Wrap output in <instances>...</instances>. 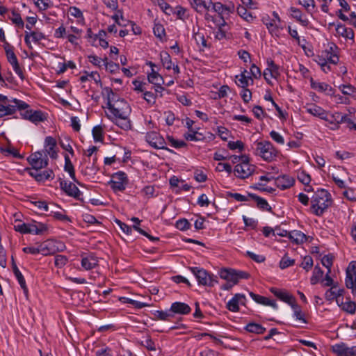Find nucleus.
I'll use <instances>...</instances> for the list:
<instances>
[{
  "label": "nucleus",
  "mask_w": 356,
  "mask_h": 356,
  "mask_svg": "<svg viewBox=\"0 0 356 356\" xmlns=\"http://www.w3.org/2000/svg\"><path fill=\"white\" fill-rule=\"evenodd\" d=\"M107 94L106 108L108 110V114L111 117H118L129 115L131 107L129 104L123 99L117 98L116 95L111 88H106Z\"/></svg>",
  "instance_id": "obj_1"
},
{
  "label": "nucleus",
  "mask_w": 356,
  "mask_h": 356,
  "mask_svg": "<svg viewBox=\"0 0 356 356\" xmlns=\"http://www.w3.org/2000/svg\"><path fill=\"white\" fill-rule=\"evenodd\" d=\"M330 193L325 189H318L311 200V211L317 216H321L332 205Z\"/></svg>",
  "instance_id": "obj_2"
},
{
  "label": "nucleus",
  "mask_w": 356,
  "mask_h": 356,
  "mask_svg": "<svg viewBox=\"0 0 356 356\" xmlns=\"http://www.w3.org/2000/svg\"><path fill=\"white\" fill-rule=\"evenodd\" d=\"M29 105L17 99H9L0 94V118L14 114L17 109L22 111L28 108Z\"/></svg>",
  "instance_id": "obj_3"
},
{
  "label": "nucleus",
  "mask_w": 356,
  "mask_h": 356,
  "mask_svg": "<svg viewBox=\"0 0 356 356\" xmlns=\"http://www.w3.org/2000/svg\"><path fill=\"white\" fill-rule=\"evenodd\" d=\"M254 145V153L255 155L261 157L266 161L270 162L278 156L279 151L269 141L255 142Z\"/></svg>",
  "instance_id": "obj_4"
},
{
  "label": "nucleus",
  "mask_w": 356,
  "mask_h": 356,
  "mask_svg": "<svg viewBox=\"0 0 356 356\" xmlns=\"http://www.w3.org/2000/svg\"><path fill=\"white\" fill-rule=\"evenodd\" d=\"M191 271L195 276L197 280L198 284L207 286H213L217 283V277L212 274H209L207 270L198 267H191Z\"/></svg>",
  "instance_id": "obj_5"
},
{
  "label": "nucleus",
  "mask_w": 356,
  "mask_h": 356,
  "mask_svg": "<svg viewBox=\"0 0 356 356\" xmlns=\"http://www.w3.org/2000/svg\"><path fill=\"white\" fill-rule=\"evenodd\" d=\"M254 171V165L249 163L248 158L243 156L242 162L234 167V174L240 179H245L250 176Z\"/></svg>",
  "instance_id": "obj_6"
},
{
  "label": "nucleus",
  "mask_w": 356,
  "mask_h": 356,
  "mask_svg": "<svg viewBox=\"0 0 356 356\" xmlns=\"http://www.w3.org/2000/svg\"><path fill=\"white\" fill-rule=\"evenodd\" d=\"M109 184L111 188L115 193L124 191L128 184L127 175L122 171L113 174L111 180L109 181Z\"/></svg>",
  "instance_id": "obj_7"
},
{
  "label": "nucleus",
  "mask_w": 356,
  "mask_h": 356,
  "mask_svg": "<svg viewBox=\"0 0 356 356\" xmlns=\"http://www.w3.org/2000/svg\"><path fill=\"white\" fill-rule=\"evenodd\" d=\"M146 141L155 149H166L170 152H174L172 149L166 147L167 143L165 139L157 132L150 131L145 136Z\"/></svg>",
  "instance_id": "obj_8"
},
{
  "label": "nucleus",
  "mask_w": 356,
  "mask_h": 356,
  "mask_svg": "<svg viewBox=\"0 0 356 356\" xmlns=\"http://www.w3.org/2000/svg\"><path fill=\"white\" fill-rule=\"evenodd\" d=\"M346 286L352 289V293L356 296V261L349 264L346 270Z\"/></svg>",
  "instance_id": "obj_9"
},
{
  "label": "nucleus",
  "mask_w": 356,
  "mask_h": 356,
  "mask_svg": "<svg viewBox=\"0 0 356 356\" xmlns=\"http://www.w3.org/2000/svg\"><path fill=\"white\" fill-rule=\"evenodd\" d=\"M29 163L33 168V170H40L48 165V158L43 152H37L32 154L29 158Z\"/></svg>",
  "instance_id": "obj_10"
},
{
  "label": "nucleus",
  "mask_w": 356,
  "mask_h": 356,
  "mask_svg": "<svg viewBox=\"0 0 356 356\" xmlns=\"http://www.w3.org/2000/svg\"><path fill=\"white\" fill-rule=\"evenodd\" d=\"M5 51L8 61L12 65L13 70L19 76V78L23 80L24 79V73L19 65L17 56L14 53L13 47L8 45V47H5Z\"/></svg>",
  "instance_id": "obj_11"
},
{
  "label": "nucleus",
  "mask_w": 356,
  "mask_h": 356,
  "mask_svg": "<svg viewBox=\"0 0 356 356\" xmlns=\"http://www.w3.org/2000/svg\"><path fill=\"white\" fill-rule=\"evenodd\" d=\"M60 188L69 196L73 197L76 200H81L82 193L78 187L72 182H67L62 179H59Z\"/></svg>",
  "instance_id": "obj_12"
},
{
  "label": "nucleus",
  "mask_w": 356,
  "mask_h": 356,
  "mask_svg": "<svg viewBox=\"0 0 356 356\" xmlns=\"http://www.w3.org/2000/svg\"><path fill=\"white\" fill-rule=\"evenodd\" d=\"M44 154L49 155L51 159H56L58 157V148L57 142L52 136H47L44 142Z\"/></svg>",
  "instance_id": "obj_13"
},
{
  "label": "nucleus",
  "mask_w": 356,
  "mask_h": 356,
  "mask_svg": "<svg viewBox=\"0 0 356 356\" xmlns=\"http://www.w3.org/2000/svg\"><path fill=\"white\" fill-rule=\"evenodd\" d=\"M81 257V267L86 270H92L99 265V259L94 253H82Z\"/></svg>",
  "instance_id": "obj_14"
},
{
  "label": "nucleus",
  "mask_w": 356,
  "mask_h": 356,
  "mask_svg": "<svg viewBox=\"0 0 356 356\" xmlns=\"http://www.w3.org/2000/svg\"><path fill=\"white\" fill-rule=\"evenodd\" d=\"M338 47L332 42L328 43L325 50L322 51L323 56L327 58L329 63L333 65H336L339 61L338 56Z\"/></svg>",
  "instance_id": "obj_15"
},
{
  "label": "nucleus",
  "mask_w": 356,
  "mask_h": 356,
  "mask_svg": "<svg viewBox=\"0 0 356 356\" xmlns=\"http://www.w3.org/2000/svg\"><path fill=\"white\" fill-rule=\"evenodd\" d=\"M22 115L24 119L29 120L33 123L43 122L46 119V116L41 111H33L31 109L22 110Z\"/></svg>",
  "instance_id": "obj_16"
},
{
  "label": "nucleus",
  "mask_w": 356,
  "mask_h": 356,
  "mask_svg": "<svg viewBox=\"0 0 356 356\" xmlns=\"http://www.w3.org/2000/svg\"><path fill=\"white\" fill-rule=\"evenodd\" d=\"M332 350L337 356H356V346L348 347L341 343L332 346Z\"/></svg>",
  "instance_id": "obj_17"
},
{
  "label": "nucleus",
  "mask_w": 356,
  "mask_h": 356,
  "mask_svg": "<svg viewBox=\"0 0 356 356\" xmlns=\"http://www.w3.org/2000/svg\"><path fill=\"white\" fill-rule=\"evenodd\" d=\"M268 67L264 72V77L268 83H271V79H277L280 73L279 66L273 60H268Z\"/></svg>",
  "instance_id": "obj_18"
},
{
  "label": "nucleus",
  "mask_w": 356,
  "mask_h": 356,
  "mask_svg": "<svg viewBox=\"0 0 356 356\" xmlns=\"http://www.w3.org/2000/svg\"><path fill=\"white\" fill-rule=\"evenodd\" d=\"M61 245V248H55V243L54 241H47L40 243L37 245L38 254H42L44 256L54 254L56 252L63 250L64 245Z\"/></svg>",
  "instance_id": "obj_19"
},
{
  "label": "nucleus",
  "mask_w": 356,
  "mask_h": 356,
  "mask_svg": "<svg viewBox=\"0 0 356 356\" xmlns=\"http://www.w3.org/2000/svg\"><path fill=\"white\" fill-rule=\"evenodd\" d=\"M339 116L340 112L330 113L325 112L322 120L327 122L326 126L332 130H337L339 128Z\"/></svg>",
  "instance_id": "obj_20"
},
{
  "label": "nucleus",
  "mask_w": 356,
  "mask_h": 356,
  "mask_svg": "<svg viewBox=\"0 0 356 356\" xmlns=\"http://www.w3.org/2000/svg\"><path fill=\"white\" fill-rule=\"evenodd\" d=\"M310 86L311 88L317 92H325L328 95H334V89L330 86L329 84L325 82H319L314 80L313 78L310 79Z\"/></svg>",
  "instance_id": "obj_21"
},
{
  "label": "nucleus",
  "mask_w": 356,
  "mask_h": 356,
  "mask_svg": "<svg viewBox=\"0 0 356 356\" xmlns=\"http://www.w3.org/2000/svg\"><path fill=\"white\" fill-rule=\"evenodd\" d=\"M29 175L38 181H45L48 179H53L54 177V173L50 169L42 172L39 170H33L29 172Z\"/></svg>",
  "instance_id": "obj_22"
},
{
  "label": "nucleus",
  "mask_w": 356,
  "mask_h": 356,
  "mask_svg": "<svg viewBox=\"0 0 356 356\" xmlns=\"http://www.w3.org/2000/svg\"><path fill=\"white\" fill-rule=\"evenodd\" d=\"M106 116L122 129L129 130L131 129V122L129 120V115L111 117V115L106 113Z\"/></svg>",
  "instance_id": "obj_23"
},
{
  "label": "nucleus",
  "mask_w": 356,
  "mask_h": 356,
  "mask_svg": "<svg viewBox=\"0 0 356 356\" xmlns=\"http://www.w3.org/2000/svg\"><path fill=\"white\" fill-rule=\"evenodd\" d=\"M295 182V179L289 175H282L275 179V183L277 188L285 190L291 187Z\"/></svg>",
  "instance_id": "obj_24"
},
{
  "label": "nucleus",
  "mask_w": 356,
  "mask_h": 356,
  "mask_svg": "<svg viewBox=\"0 0 356 356\" xmlns=\"http://www.w3.org/2000/svg\"><path fill=\"white\" fill-rule=\"evenodd\" d=\"M170 311L171 313L179 314H188L191 312L190 306L184 302H175L171 305Z\"/></svg>",
  "instance_id": "obj_25"
},
{
  "label": "nucleus",
  "mask_w": 356,
  "mask_h": 356,
  "mask_svg": "<svg viewBox=\"0 0 356 356\" xmlns=\"http://www.w3.org/2000/svg\"><path fill=\"white\" fill-rule=\"evenodd\" d=\"M304 108H305L306 112L314 116L318 117L321 120L324 117V115L326 112V111L322 107L314 104H307Z\"/></svg>",
  "instance_id": "obj_26"
},
{
  "label": "nucleus",
  "mask_w": 356,
  "mask_h": 356,
  "mask_svg": "<svg viewBox=\"0 0 356 356\" xmlns=\"http://www.w3.org/2000/svg\"><path fill=\"white\" fill-rule=\"evenodd\" d=\"M270 292L273 293L280 300L285 302L289 305L293 304V302L296 300L293 296L290 295L289 293L284 291L278 290L275 288H271Z\"/></svg>",
  "instance_id": "obj_27"
},
{
  "label": "nucleus",
  "mask_w": 356,
  "mask_h": 356,
  "mask_svg": "<svg viewBox=\"0 0 356 356\" xmlns=\"http://www.w3.org/2000/svg\"><path fill=\"white\" fill-rule=\"evenodd\" d=\"M250 296L257 303L266 306H270L275 309H277V305L276 304L275 300H270L269 298L265 296L257 295L252 292L250 293Z\"/></svg>",
  "instance_id": "obj_28"
},
{
  "label": "nucleus",
  "mask_w": 356,
  "mask_h": 356,
  "mask_svg": "<svg viewBox=\"0 0 356 356\" xmlns=\"http://www.w3.org/2000/svg\"><path fill=\"white\" fill-rule=\"evenodd\" d=\"M220 277L228 281L229 282L233 283V284H237V277L236 275V270L233 269H221L219 273Z\"/></svg>",
  "instance_id": "obj_29"
},
{
  "label": "nucleus",
  "mask_w": 356,
  "mask_h": 356,
  "mask_svg": "<svg viewBox=\"0 0 356 356\" xmlns=\"http://www.w3.org/2000/svg\"><path fill=\"white\" fill-rule=\"evenodd\" d=\"M337 33L345 38L353 39L354 38V32L352 29L346 27L342 24H337L336 27Z\"/></svg>",
  "instance_id": "obj_30"
},
{
  "label": "nucleus",
  "mask_w": 356,
  "mask_h": 356,
  "mask_svg": "<svg viewBox=\"0 0 356 356\" xmlns=\"http://www.w3.org/2000/svg\"><path fill=\"white\" fill-rule=\"evenodd\" d=\"M289 238L296 244L303 243L307 241L306 235L298 230H293L289 232Z\"/></svg>",
  "instance_id": "obj_31"
},
{
  "label": "nucleus",
  "mask_w": 356,
  "mask_h": 356,
  "mask_svg": "<svg viewBox=\"0 0 356 356\" xmlns=\"http://www.w3.org/2000/svg\"><path fill=\"white\" fill-rule=\"evenodd\" d=\"M245 73H247L246 70H244V72H243L241 74L236 75L235 76L236 83L242 88H245L248 86L250 80L252 81L251 77L246 76Z\"/></svg>",
  "instance_id": "obj_32"
},
{
  "label": "nucleus",
  "mask_w": 356,
  "mask_h": 356,
  "mask_svg": "<svg viewBox=\"0 0 356 356\" xmlns=\"http://www.w3.org/2000/svg\"><path fill=\"white\" fill-rule=\"evenodd\" d=\"M323 275V270L318 265L316 266L314 268L312 276L310 278V283L315 285L319 282H321Z\"/></svg>",
  "instance_id": "obj_33"
},
{
  "label": "nucleus",
  "mask_w": 356,
  "mask_h": 356,
  "mask_svg": "<svg viewBox=\"0 0 356 356\" xmlns=\"http://www.w3.org/2000/svg\"><path fill=\"white\" fill-rule=\"evenodd\" d=\"M65 165H64V170L65 172H67L70 176V177L72 179L73 181H76V177H75V171L74 168L72 164V163L70 161V159L67 154H65Z\"/></svg>",
  "instance_id": "obj_34"
},
{
  "label": "nucleus",
  "mask_w": 356,
  "mask_h": 356,
  "mask_svg": "<svg viewBox=\"0 0 356 356\" xmlns=\"http://www.w3.org/2000/svg\"><path fill=\"white\" fill-rule=\"evenodd\" d=\"M147 79L149 83L154 85H163L164 84V80L161 75L156 72L154 69H152V72L148 74Z\"/></svg>",
  "instance_id": "obj_35"
},
{
  "label": "nucleus",
  "mask_w": 356,
  "mask_h": 356,
  "mask_svg": "<svg viewBox=\"0 0 356 356\" xmlns=\"http://www.w3.org/2000/svg\"><path fill=\"white\" fill-rule=\"evenodd\" d=\"M249 196L252 200L256 201L257 205L259 209L266 211H270L271 207L269 206L268 202L265 199L260 197L254 194H249Z\"/></svg>",
  "instance_id": "obj_36"
},
{
  "label": "nucleus",
  "mask_w": 356,
  "mask_h": 356,
  "mask_svg": "<svg viewBox=\"0 0 356 356\" xmlns=\"http://www.w3.org/2000/svg\"><path fill=\"white\" fill-rule=\"evenodd\" d=\"M236 11L238 15L248 22H252L255 18V17H254L251 13L248 11L247 9L243 6H238Z\"/></svg>",
  "instance_id": "obj_37"
},
{
  "label": "nucleus",
  "mask_w": 356,
  "mask_h": 356,
  "mask_svg": "<svg viewBox=\"0 0 356 356\" xmlns=\"http://www.w3.org/2000/svg\"><path fill=\"white\" fill-rule=\"evenodd\" d=\"M191 6L198 12L202 13L204 10H208L210 6L207 5L204 1L202 0H190Z\"/></svg>",
  "instance_id": "obj_38"
},
{
  "label": "nucleus",
  "mask_w": 356,
  "mask_h": 356,
  "mask_svg": "<svg viewBox=\"0 0 356 356\" xmlns=\"http://www.w3.org/2000/svg\"><path fill=\"white\" fill-rule=\"evenodd\" d=\"M227 24L225 20L223 17H220L218 20V23H217V26L218 29L216 33V38L218 40H222L226 37L225 31L223 30L222 27Z\"/></svg>",
  "instance_id": "obj_39"
},
{
  "label": "nucleus",
  "mask_w": 356,
  "mask_h": 356,
  "mask_svg": "<svg viewBox=\"0 0 356 356\" xmlns=\"http://www.w3.org/2000/svg\"><path fill=\"white\" fill-rule=\"evenodd\" d=\"M266 26L273 35L278 36L280 34V23H277L275 19H271L266 23Z\"/></svg>",
  "instance_id": "obj_40"
},
{
  "label": "nucleus",
  "mask_w": 356,
  "mask_h": 356,
  "mask_svg": "<svg viewBox=\"0 0 356 356\" xmlns=\"http://www.w3.org/2000/svg\"><path fill=\"white\" fill-rule=\"evenodd\" d=\"M160 57L163 66L168 70H171L172 62L170 54L166 51H162L160 54Z\"/></svg>",
  "instance_id": "obj_41"
},
{
  "label": "nucleus",
  "mask_w": 356,
  "mask_h": 356,
  "mask_svg": "<svg viewBox=\"0 0 356 356\" xmlns=\"http://www.w3.org/2000/svg\"><path fill=\"white\" fill-rule=\"evenodd\" d=\"M70 13L71 16L77 19V22L80 24H84L85 19L81 10L75 6L70 8Z\"/></svg>",
  "instance_id": "obj_42"
},
{
  "label": "nucleus",
  "mask_w": 356,
  "mask_h": 356,
  "mask_svg": "<svg viewBox=\"0 0 356 356\" xmlns=\"http://www.w3.org/2000/svg\"><path fill=\"white\" fill-rule=\"evenodd\" d=\"M245 330L249 332L257 334H263L266 331V329L260 324L254 323H248L245 327Z\"/></svg>",
  "instance_id": "obj_43"
},
{
  "label": "nucleus",
  "mask_w": 356,
  "mask_h": 356,
  "mask_svg": "<svg viewBox=\"0 0 356 356\" xmlns=\"http://www.w3.org/2000/svg\"><path fill=\"white\" fill-rule=\"evenodd\" d=\"M154 318L161 321H169L174 316L170 311H156L154 313Z\"/></svg>",
  "instance_id": "obj_44"
},
{
  "label": "nucleus",
  "mask_w": 356,
  "mask_h": 356,
  "mask_svg": "<svg viewBox=\"0 0 356 356\" xmlns=\"http://www.w3.org/2000/svg\"><path fill=\"white\" fill-rule=\"evenodd\" d=\"M59 144L64 150L68 152L72 156H74V152L71 145L70 138L65 137L63 139H60Z\"/></svg>",
  "instance_id": "obj_45"
},
{
  "label": "nucleus",
  "mask_w": 356,
  "mask_h": 356,
  "mask_svg": "<svg viewBox=\"0 0 356 356\" xmlns=\"http://www.w3.org/2000/svg\"><path fill=\"white\" fill-rule=\"evenodd\" d=\"M291 12L292 17L299 21L302 25L307 26L308 24V20L302 18V14L299 9L291 7Z\"/></svg>",
  "instance_id": "obj_46"
},
{
  "label": "nucleus",
  "mask_w": 356,
  "mask_h": 356,
  "mask_svg": "<svg viewBox=\"0 0 356 356\" xmlns=\"http://www.w3.org/2000/svg\"><path fill=\"white\" fill-rule=\"evenodd\" d=\"M15 277L17 278L21 288L23 289L24 293L27 295L28 294V288L26 284L25 279L19 270H16V272L13 273Z\"/></svg>",
  "instance_id": "obj_47"
},
{
  "label": "nucleus",
  "mask_w": 356,
  "mask_h": 356,
  "mask_svg": "<svg viewBox=\"0 0 356 356\" xmlns=\"http://www.w3.org/2000/svg\"><path fill=\"white\" fill-rule=\"evenodd\" d=\"M314 265V261L311 256H305L302 259V261L300 264V266L302 267L307 272L309 271Z\"/></svg>",
  "instance_id": "obj_48"
},
{
  "label": "nucleus",
  "mask_w": 356,
  "mask_h": 356,
  "mask_svg": "<svg viewBox=\"0 0 356 356\" xmlns=\"http://www.w3.org/2000/svg\"><path fill=\"white\" fill-rule=\"evenodd\" d=\"M1 151L5 156H12L14 158H20L21 157L18 151L15 148L12 147H1Z\"/></svg>",
  "instance_id": "obj_49"
},
{
  "label": "nucleus",
  "mask_w": 356,
  "mask_h": 356,
  "mask_svg": "<svg viewBox=\"0 0 356 356\" xmlns=\"http://www.w3.org/2000/svg\"><path fill=\"white\" fill-rule=\"evenodd\" d=\"M341 307L342 309L350 313L351 314H355L356 311V304L354 302L348 301L346 302H341L338 304Z\"/></svg>",
  "instance_id": "obj_50"
},
{
  "label": "nucleus",
  "mask_w": 356,
  "mask_h": 356,
  "mask_svg": "<svg viewBox=\"0 0 356 356\" xmlns=\"http://www.w3.org/2000/svg\"><path fill=\"white\" fill-rule=\"evenodd\" d=\"M92 136L95 142H102L104 140L103 129L101 126H95L92 129Z\"/></svg>",
  "instance_id": "obj_51"
},
{
  "label": "nucleus",
  "mask_w": 356,
  "mask_h": 356,
  "mask_svg": "<svg viewBox=\"0 0 356 356\" xmlns=\"http://www.w3.org/2000/svg\"><path fill=\"white\" fill-rule=\"evenodd\" d=\"M49 216H52L56 220L63 222H71V219L66 214L60 211H50Z\"/></svg>",
  "instance_id": "obj_52"
},
{
  "label": "nucleus",
  "mask_w": 356,
  "mask_h": 356,
  "mask_svg": "<svg viewBox=\"0 0 356 356\" xmlns=\"http://www.w3.org/2000/svg\"><path fill=\"white\" fill-rule=\"evenodd\" d=\"M334 257L332 254L325 255L321 259V264L323 266H325L327 269V272H331V268L333 264Z\"/></svg>",
  "instance_id": "obj_53"
},
{
  "label": "nucleus",
  "mask_w": 356,
  "mask_h": 356,
  "mask_svg": "<svg viewBox=\"0 0 356 356\" xmlns=\"http://www.w3.org/2000/svg\"><path fill=\"white\" fill-rule=\"evenodd\" d=\"M291 307L294 311V316L296 319L301 321L302 323H305L306 321L304 318V314L302 313L300 307L296 304V300L293 302V304L291 305Z\"/></svg>",
  "instance_id": "obj_54"
},
{
  "label": "nucleus",
  "mask_w": 356,
  "mask_h": 356,
  "mask_svg": "<svg viewBox=\"0 0 356 356\" xmlns=\"http://www.w3.org/2000/svg\"><path fill=\"white\" fill-rule=\"evenodd\" d=\"M238 296H234L227 304V308L233 312H238L239 309L238 302L237 300Z\"/></svg>",
  "instance_id": "obj_55"
},
{
  "label": "nucleus",
  "mask_w": 356,
  "mask_h": 356,
  "mask_svg": "<svg viewBox=\"0 0 356 356\" xmlns=\"http://www.w3.org/2000/svg\"><path fill=\"white\" fill-rule=\"evenodd\" d=\"M295 264V260L289 258L285 254L280 261V267L281 269H285Z\"/></svg>",
  "instance_id": "obj_56"
},
{
  "label": "nucleus",
  "mask_w": 356,
  "mask_h": 356,
  "mask_svg": "<svg viewBox=\"0 0 356 356\" xmlns=\"http://www.w3.org/2000/svg\"><path fill=\"white\" fill-rule=\"evenodd\" d=\"M339 88L345 95H352L356 90V88L350 84H341L339 86Z\"/></svg>",
  "instance_id": "obj_57"
},
{
  "label": "nucleus",
  "mask_w": 356,
  "mask_h": 356,
  "mask_svg": "<svg viewBox=\"0 0 356 356\" xmlns=\"http://www.w3.org/2000/svg\"><path fill=\"white\" fill-rule=\"evenodd\" d=\"M10 20L13 22V24H16L20 28H23L24 26V23L20 16V15L18 13H16L15 11L12 12V17H10Z\"/></svg>",
  "instance_id": "obj_58"
},
{
  "label": "nucleus",
  "mask_w": 356,
  "mask_h": 356,
  "mask_svg": "<svg viewBox=\"0 0 356 356\" xmlns=\"http://www.w3.org/2000/svg\"><path fill=\"white\" fill-rule=\"evenodd\" d=\"M153 31L155 36L160 39H162L165 35V29L161 24H155Z\"/></svg>",
  "instance_id": "obj_59"
},
{
  "label": "nucleus",
  "mask_w": 356,
  "mask_h": 356,
  "mask_svg": "<svg viewBox=\"0 0 356 356\" xmlns=\"http://www.w3.org/2000/svg\"><path fill=\"white\" fill-rule=\"evenodd\" d=\"M167 140L170 145L175 148H181L186 146V143L184 140H176L172 136H168Z\"/></svg>",
  "instance_id": "obj_60"
},
{
  "label": "nucleus",
  "mask_w": 356,
  "mask_h": 356,
  "mask_svg": "<svg viewBox=\"0 0 356 356\" xmlns=\"http://www.w3.org/2000/svg\"><path fill=\"white\" fill-rule=\"evenodd\" d=\"M67 261L68 259L66 256L58 254L55 257L54 264L56 267L61 268L67 264Z\"/></svg>",
  "instance_id": "obj_61"
},
{
  "label": "nucleus",
  "mask_w": 356,
  "mask_h": 356,
  "mask_svg": "<svg viewBox=\"0 0 356 356\" xmlns=\"http://www.w3.org/2000/svg\"><path fill=\"white\" fill-rule=\"evenodd\" d=\"M176 227L181 231H185L191 227L190 222L185 218L178 220L176 222Z\"/></svg>",
  "instance_id": "obj_62"
},
{
  "label": "nucleus",
  "mask_w": 356,
  "mask_h": 356,
  "mask_svg": "<svg viewBox=\"0 0 356 356\" xmlns=\"http://www.w3.org/2000/svg\"><path fill=\"white\" fill-rule=\"evenodd\" d=\"M31 203L35 206L41 211H49V207L46 201L38 200L31 202Z\"/></svg>",
  "instance_id": "obj_63"
},
{
  "label": "nucleus",
  "mask_w": 356,
  "mask_h": 356,
  "mask_svg": "<svg viewBox=\"0 0 356 356\" xmlns=\"http://www.w3.org/2000/svg\"><path fill=\"white\" fill-rule=\"evenodd\" d=\"M156 95L152 92L145 91L143 92V99L150 104H154L156 102Z\"/></svg>",
  "instance_id": "obj_64"
}]
</instances>
